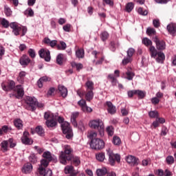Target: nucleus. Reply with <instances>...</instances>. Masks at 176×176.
Here are the masks:
<instances>
[{
    "label": "nucleus",
    "instance_id": "13d9d810",
    "mask_svg": "<svg viewBox=\"0 0 176 176\" xmlns=\"http://www.w3.org/2000/svg\"><path fill=\"white\" fill-rule=\"evenodd\" d=\"M7 142L10 145V148H14V146L16 145V142L12 138H10L8 140H7Z\"/></svg>",
    "mask_w": 176,
    "mask_h": 176
},
{
    "label": "nucleus",
    "instance_id": "423d86ee",
    "mask_svg": "<svg viewBox=\"0 0 176 176\" xmlns=\"http://www.w3.org/2000/svg\"><path fill=\"white\" fill-rule=\"evenodd\" d=\"M107 152L109 156V163L111 166H115V162L120 163V155L113 153V151L111 148L107 149Z\"/></svg>",
    "mask_w": 176,
    "mask_h": 176
},
{
    "label": "nucleus",
    "instance_id": "052dcab7",
    "mask_svg": "<svg viewBox=\"0 0 176 176\" xmlns=\"http://www.w3.org/2000/svg\"><path fill=\"white\" fill-rule=\"evenodd\" d=\"M119 46L118 43H116L113 41H111L110 43V49L112 52H115V50H116V47H118Z\"/></svg>",
    "mask_w": 176,
    "mask_h": 176
},
{
    "label": "nucleus",
    "instance_id": "0eeeda50",
    "mask_svg": "<svg viewBox=\"0 0 176 176\" xmlns=\"http://www.w3.org/2000/svg\"><path fill=\"white\" fill-rule=\"evenodd\" d=\"M89 145L91 148V149H103L104 146H105V143L104 142V140L96 138L91 140Z\"/></svg>",
    "mask_w": 176,
    "mask_h": 176
},
{
    "label": "nucleus",
    "instance_id": "9b49d317",
    "mask_svg": "<svg viewBox=\"0 0 176 176\" xmlns=\"http://www.w3.org/2000/svg\"><path fill=\"white\" fill-rule=\"evenodd\" d=\"M14 91L17 93V95L12 94L10 96V97L14 96L16 98H23V96H24V88H23L21 85H16L15 87Z\"/></svg>",
    "mask_w": 176,
    "mask_h": 176
},
{
    "label": "nucleus",
    "instance_id": "f704fd0d",
    "mask_svg": "<svg viewBox=\"0 0 176 176\" xmlns=\"http://www.w3.org/2000/svg\"><path fill=\"white\" fill-rule=\"evenodd\" d=\"M112 142L116 146H119V145L122 144V140H120V138H119V136H113Z\"/></svg>",
    "mask_w": 176,
    "mask_h": 176
},
{
    "label": "nucleus",
    "instance_id": "4c0bfd02",
    "mask_svg": "<svg viewBox=\"0 0 176 176\" xmlns=\"http://www.w3.org/2000/svg\"><path fill=\"white\" fill-rule=\"evenodd\" d=\"M106 131L109 135V137H112L115 133V129H113V126H109L106 128Z\"/></svg>",
    "mask_w": 176,
    "mask_h": 176
},
{
    "label": "nucleus",
    "instance_id": "f257e3e1",
    "mask_svg": "<svg viewBox=\"0 0 176 176\" xmlns=\"http://www.w3.org/2000/svg\"><path fill=\"white\" fill-rule=\"evenodd\" d=\"M64 151H61L60 156H59V160L61 163V164H67V160L69 162V160H72V152L74 150H72V148H71L69 145H65L64 146Z\"/></svg>",
    "mask_w": 176,
    "mask_h": 176
},
{
    "label": "nucleus",
    "instance_id": "774afa93",
    "mask_svg": "<svg viewBox=\"0 0 176 176\" xmlns=\"http://www.w3.org/2000/svg\"><path fill=\"white\" fill-rule=\"evenodd\" d=\"M131 138L133 141H138L140 140V135H138L137 133H133Z\"/></svg>",
    "mask_w": 176,
    "mask_h": 176
},
{
    "label": "nucleus",
    "instance_id": "338daca9",
    "mask_svg": "<svg viewBox=\"0 0 176 176\" xmlns=\"http://www.w3.org/2000/svg\"><path fill=\"white\" fill-rule=\"evenodd\" d=\"M151 101L153 105H157V104H159V102H160V100H159V98H157L156 97L152 98Z\"/></svg>",
    "mask_w": 176,
    "mask_h": 176
},
{
    "label": "nucleus",
    "instance_id": "c756f323",
    "mask_svg": "<svg viewBox=\"0 0 176 176\" xmlns=\"http://www.w3.org/2000/svg\"><path fill=\"white\" fill-rule=\"evenodd\" d=\"M9 131H12V126L3 125L1 129H0V135H3V133L6 134L9 133Z\"/></svg>",
    "mask_w": 176,
    "mask_h": 176
},
{
    "label": "nucleus",
    "instance_id": "ea45409f",
    "mask_svg": "<svg viewBox=\"0 0 176 176\" xmlns=\"http://www.w3.org/2000/svg\"><path fill=\"white\" fill-rule=\"evenodd\" d=\"M76 56L77 58H83V57H85V50H78L76 51Z\"/></svg>",
    "mask_w": 176,
    "mask_h": 176
},
{
    "label": "nucleus",
    "instance_id": "393cba45",
    "mask_svg": "<svg viewBox=\"0 0 176 176\" xmlns=\"http://www.w3.org/2000/svg\"><path fill=\"white\" fill-rule=\"evenodd\" d=\"M65 173L76 175V174H78V172H76L75 170H74V166H67L65 168Z\"/></svg>",
    "mask_w": 176,
    "mask_h": 176
},
{
    "label": "nucleus",
    "instance_id": "603ef678",
    "mask_svg": "<svg viewBox=\"0 0 176 176\" xmlns=\"http://www.w3.org/2000/svg\"><path fill=\"white\" fill-rule=\"evenodd\" d=\"M1 24L4 27V28H8L9 25H10V24H9V21L6 20L5 18L2 19Z\"/></svg>",
    "mask_w": 176,
    "mask_h": 176
},
{
    "label": "nucleus",
    "instance_id": "6ab92c4d",
    "mask_svg": "<svg viewBox=\"0 0 176 176\" xmlns=\"http://www.w3.org/2000/svg\"><path fill=\"white\" fill-rule=\"evenodd\" d=\"M164 60H166V55H164V53L158 52V54H157V58H155L157 63L163 64V63H164Z\"/></svg>",
    "mask_w": 176,
    "mask_h": 176
},
{
    "label": "nucleus",
    "instance_id": "58836bf2",
    "mask_svg": "<svg viewBox=\"0 0 176 176\" xmlns=\"http://www.w3.org/2000/svg\"><path fill=\"white\" fill-rule=\"evenodd\" d=\"M96 158L98 162H104V160L105 159V153H98L96 155Z\"/></svg>",
    "mask_w": 176,
    "mask_h": 176
},
{
    "label": "nucleus",
    "instance_id": "2f4dec72",
    "mask_svg": "<svg viewBox=\"0 0 176 176\" xmlns=\"http://www.w3.org/2000/svg\"><path fill=\"white\" fill-rule=\"evenodd\" d=\"M14 124L18 130H21V129H23V121L21 119L14 120Z\"/></svg>",
    "mask_w": 176,
    "mask_h": 176
},
{
    "label": "nucleus",
    "instance_id": "6e6d98bb",
    "mask_svg": "<svg viewBox=\"0 0 176 176\" xmlns=\"http://www.w3.org/2000/svg\"><path fill=\"white\" fill-rule=\"evenodd\" d=\"M72 163L74 166H79L80 164V159L78 157H73Z\"/></svg>",
    "mask_w": 176,
    "mask_h": 176
},
{
    "label": "nucleus",
    "instance_id": "0e129e2a",
    "mask_svg": "<svg viewBox=\"0 0 176 176\" xmlns=\"http://www.w3.org/2000/svg\"><path fill=\"white\" fill-rule=\"evenodd\" d=\"M146 33L148 34V35H153L156 34V30H155L154 28H148L146 30Z\"/></svg>",
    "mask_w": 176,
    "mask_h": 176
},
{
    "label": "nucleus",
    "instance_id": "cd10ccee",
    "mask_svg": "<svg viewBox=\"0 0 176 176\" xmlns=\"http://www.w3.org/2000/svg\"><path fill=\"white\" fill-rule=\"evenodd\" d=\"M44 43H46L47 45H50V46H51V47H54V46L57 45V41L56 40L52 41L49 38H45Z\"/></svg>",
    "mask_w": 176,
    "mask_h": 176
},
{
    "label": "nucleus",
    "instance_id": "b1692460",
    "mask_svg": "<svg viewBox=\"0 0 176 176\" xmlns=\"http://www.w3.org/2000/svg\"><path fill=\"white\" fill-rule=\"evenodd\" d=\"M79 116L78 112L72 113L71 116V122L74 127H78V122H76V118Z\"/></svg>",
    "mask_w": 176,
    "mask_h": 176
},
{
    "label": "nucleus",
    "instance_id": "3c124183",
    "mask_svg": "<svg viewBox=\"0 0 176 176\" xmlns=\"http://www.w3.org/2000/svg\"><path fill=\"white\" fill-rule=\"evenodd\" d=\"M4 12L6 16H7V17L12 16V10H10V8L6 6H5L4 7Z\"/></svg>",
    "mask_w": 176,
    "mask_h": 176
},
{
    "label": "nucleus",
    "instance_id": "c85d7f7f",
    "mask_svg": "<svg viewBox=\"0 0 176 176\" xmlns=\"http://www.w3.org/2000/svg\"><path fill=\"white\" fill-rule=\"evenodd\" d=\"M43 157L44 159H47L48 162H52V160H54V155H52V153L50 151H45L43 154Z\"/></svg>",
    "mask_w": 176,
    "mask_h": 176
},
{
    "label": "nucleus",
    "instance_id": "7c9ffc66",
    "mask_svg": "<svg viewBox=\"0 0 176 176\" xmlns=\"http://www.w3.org/2000/svg\"><path fill=\"white\" fill-rule=\"evenodd\" d=\"M8 143L7 142V140H3L1 144V150L2 151V152H8L9 151V146H8Z\"/></svg>",
    "mask_w": 176,
    "mask_h": 176
},
{
    "label": "nucleus",
    "instance_id": "37998d69",
    "mask_svg": "<svg viewBox=\"0 0 176 176\" xmlns=\"http://www.w3.org/2000/svg\"><path fill=\"white\" fill-rule=\"evenodd\" d=\"M126 79L128 80H133V78H134V76H135V74H134V72H131V71H127L126 72Z\"/></svg>",
    "mask_w": 176,
    "mask_h": 176
},
{
    "label": "nucleus",
    "instance_id": "de8ad7c7",
    "mask_svg": "<svg viewBox=\"0 0 176 176\" xmlns=\"http://www.w3.org/2000/svg\"><path fill=\"white\" fill-rule=\"evenodd\" d=\"M49 160H41V165L39 166V167H43V168H46V167H47V166H49Z\"/></svg>",
    "mask_w": 176,
    "mask_h": 176
},
{
    "label": "nucleus",
    "instance_id": "69168bd1",
    "mask_svg": "<svg viewBox=\"0 0 176 176\" xmlns=\"http://www.w3.org/2000/svg\"><path fill=\"white\" fill-rule=\"evenodd\" d=\"M150 118H157L159 113L157 111H151L148 113Z\"/></svg>",
    "mask_w": 176,
    "mask_h": 176
},
{
    "label": "nucleus",
    "instance_id": "f8f14e48",
    "mask_svg": "<svg viewBox=\"0 0 176 176\" xmlns=\"http://www.w3.org/2000/svg\"><path fill=\"white\" fill-rule=\"evenodd\" d=\"M126 160L131 166H138L140 164V160L133 155H128Z\"/></svg>",
    "mask_w": 176,
    "mask_h": 176
},
{
    "label": "nucleus",
    "instance_id": "bf43d9fd",
    "mask_svg": "<svg viewBox=\"0 0 176 176\" xmlns=\"http://www.w3.org/2000/svg\"><path fill=\"white\" fill-rule=\"evenodd\" d=\"M134 53H135V50H134V48H129L127 50V56L129 58H131V57H133V54H134Z\"/></svg>",
    "mask_w": 176,
    "mask_h": 176
},
{
    "label": "nucleus",
    "instance_id": "bb28decb",
    "mask_svg": "<svg viewBox=\"0 0 176 176\" xmlns=\"http://www.w3.org/2000/svg\"><path fill=\"white\" fill-rule=\"evenodd\" d=\"M25 75H27V73L24 71L19 72V76L16 78L17 82H19V83H24Z\"/></svg>",
    "mask_w": 176,
    "mask_h": 176
},
{
    "label": "nucleus",
    "instance_id": "ddd939ff",
    "mask_svg": "<svg viewBox=\"0 0 176 176\" xmlns=\"http://www.w3.org/2000/svg\"><path fill=\"white\" fill-rule=\"evenodd\" d=\"M38 171L40 176H52L53 174L52 170L48 168L46 169L42 166L38 168Z\"/></svg>",
    "mask_w": 176,
    "mask_h": 176
},
{
    "label": "nucleus",
    "instance_id": "f03ea898",
    "mask_svg": "<svg viewBox=\"0 0 176 176\" xmlns=\"http://www.w3.org/2000/svg\"><path fill=\"white\" fill-rule=\"evenodd\" d=\"M89 126L91 129H94V130H98V133L100 137H104V122L100 119L91 120L89 122Z\"/></svg>",
    "mask_w": 176,
    "mask_h": 176
},
{
    "label": "nucleus",
    "instance_id": "4d7b16f0",
    "mask_svg": "<svg viewBox=\"0 0 176 176\" xmlns=\"http://www.w3.org/2000/svg\"><path fill=\"white\" fill-rule=\"evenodd\" d=\"M109 36V34H108L107 32H103L100 34V38L102 41H105L107 39H108Z\"/></svg>",
    "mask_w": 176,
    "mask_h": 176
},
{
    "label": "nucleus",
    "instance_id": "7ed1b4c3",
    "mask_svg": "<svg viewBox=\"0 0 176 176\" xmlns=\"http://www.w3.org/2000/svg\"><path fill=\"white\" fill-rule=\"evenodd\" d=\"M56 120H58V123H61V129L63 134H65V138L67 140L72 138V129L69 126V123L68 122H64V118L61 117H58Z\"/></svg>",
    "mask_w": 176,
    "mask_h": 176
},
{
    "label": "nucleus",
    "instance_id": "dca6fc26",
    "mask_svg": "<svg viewBox=\"0 0 176 176\" xmlns=\"http://www.w3.org/2000/svg\"><path fill=\"white\" fill-rule=\"evenodd\" d=\"M166 30L168 32L173 36H175L176 35V23H169L167 27Z\"/></svg>",
    "mask_w": 176,
    "mask_h": 176
},
{
    "label": "nucleus",
    "instance_id": "e433bc0d",
    "mask_svg": "<svg viewBox=\"0 0 176 176\" xmlns=\"http://www.w3.org/2000/svg\"><path fill=\"white\" fill-rule=\"evenodd\" d=\"M64 61V54H59L56 57V63L58 65H63Z\"/></svg>",
    "mask_w": 176,
    "mask_h": 176
},
{
    "label": "nucleus",
    "instance_id": "79ce46f5",
    "mask_svg": "<svg viewBox=\"0 0 176 176\" xmlns=\"http://www.w3.org/2000/svg\"><path fill=\"white\" fill-rule=\"evenodd\" d=\"M133 9H134V3H133V2H129L126 4V12H127L128 13H130V12H131V10H133Z\"/></svg>",
    "mask_w": 176,
    "mask_h": 176
},
{
    "label": "nucleus",
    "instance_id": "a211bd4d",
    "mask_svg": "<svg viewBox=\"0 0 176 176\" xmlns=\"http://www.w3.org/2000/svg\"><path fill=\"white\" fill-rule=\"evenodd\" d=\"M15 86L16 82L13 80H10L8 86L2 85L1 87L4 91H10V90H13V89H14Z\"/></svg>",
    "mask_w": 176,
    "mask_h": 176
},
{
    "label": "nucleus",
    "instance_id": "412c9836",
    "mask_svg": "<svg viewBox=\"0 0 176 176\" xmlns=\"http://www.w3.org/2000/svg\"><path fill=\"white\" fill-rule=\"evenodd\" d=\"M107 111L109 113H111V115H113L114 113H116V107L113 106L112 102H107Z\"/></svg>",
    "mask_w": 176,
    "mask_h": 176
},
{
    "label": "nucleus",
    "instance_id": "8fccbe9b",
    "mask_svg": "<svg viewBox=\"0 0 176 176\" xmlns=\"http://www.w3.org/2000/svg\"><path fill=\"white\" fill-rule=\"evenodd\" d=\"M166 162L168 165L174 164V157L172 155H168L166 158Z\"/></svg>",
    "mask_w": 176,
    "mask_h": 176
},
{
    "label": "nucleus",
    "instance_id": "20e7f679",
    "mask_svg": "<svg viewBox=\"0 0 176 176\" xmlns=\"http://www.w3.org/2000/svg\"><path fill=\"white\" fill-rule=\"evenodd\" d=\"M44 119L46 120L47 127H56L57 126V116L50 111L44 113Z\"/></svg>",
    "mask_w": 176,
    "mask_h": 176
},
{
    "label": "nucleus",
    "instance_id": "72a5a7b5",
    "mask_svg": "<svg viewBox=\"0 0 176 176\" xmlns=\"http://www.w3.org/2000/svg\"><path fill=\"white\" fill-rule=\"evenodd\" d=\"M94 98V92L93 91H87L85 94V99L87 101L90 102Z\"/></svg>",
    "mask_w": 176,
    "mask_h": 176
},
{
    "label": "nucleus",
    "instance_id": "680f3d73",
    "mask_svg": "<svg viewBox=\"0 0 176 176\" xmlns=\"http://www.w3.org/2000/svg\"><path fill=\"white\" fill-rule=\"evenodd\" d=\"M89 138L91 140V141H92V140H97L96 137H97V133L94 131L91 132L89 135H88Z\"/></svg>",
    "mask_w": 176,
    "mask_h": 176
},
{
    "label": "nucleus",
    "instance_id": "49530a36",
    "mask_svg": "<svg viewBox=\"0 0 176 176\" xmlns=\"http://www.w3.org/2000/svg\"><path fill=\"white\" fill-rule=\"evenodd\" d=\"M72 66L73 68H76L77 71H80V69L83 68V65H82V63H72Z\"/></svg>",
    "mask_w": 176,
    "mask_h": 176
},
{
    "label": "nucleus",
    "instance_id": "473e14b6",
    "mask_svg": "<svg viewBox=\"0 0 176 176\" xmlns=\"http://www.w3.org/2000/svg\"><path fill=\"white\" fill-rule=\"evenodd\" d=\"M85 87L87 88V91L94 90V82H93V81L87 80L85 83Z\"/></svg>",
    "mask_w": 176,
    "mask_h": 176
},
{
    "label": "nucleus",
    "instance_id": "1a4fd4ad",
    "mask_svg": "<svg viewBox=\"0 0 176 176\" xmlns=\"http://www.w3.org/2000/svg\"><path fill=\"white\" fill-rule=\"evenodd\" d=\"M38 54L41 58H44L45 61H47V63H49L52 58L49 50L41 49L38 51Z\"/></svg>",
    "mask_w": 176,
    "mask_h": 176
},
{
    "label": "nucleus",
    "instance_id": "a878e982",
    "mask_svg": "<svg viewBox=\"0 0 176 176\" xmlns=\"http://www.w3.org/2000/svg\"><path fill=\"white\" fill-rule=\"evenodd\" d=\"M149 52H150L151 57H152V58H156V57H157V54H159V52H157V50H156L155 46H151L149 47Z\"/></svg>",
    "mask_w": 176,
    "mask_h": 176
},
{
    "label": "nucleus",
    "instance_id": "aec40b11",
    "mask_svg": "<svg viewBox=\"0 0 176 176\" xmlns=\"http://www.w3.org/2000/svg\"><path fill=\"white\" fill-rule=\"evenodd\" d=\"M59 93L63 98H65L68 96V89L64 85H59L58 87Z\"/></svg>",
    "mask_w": 176,
    "mask_h": 176
},
{
    "label": "nucleus",
    "instance_id": "e2e57ef3",
    "mask_svg": "<svg viewBox=\"0 0 176 176\" xmlns=\"http://www.w3.org/2000/svg\"><path fill=\"white\" fill-rule=\"evenodd\" d=\"M25 14H28L30 17H33L34 16V10L32 8H28L25 11Z\"/></svg>",
    "mask_w": 176,
    "mask_h": 176
},
{
    "label": "nucleus",
    "instance_id": "a18cd8bd",
    "mask_svg": "<svg viewBox=\"0 0 176 176\" xmlns=\"http://www.w3.org/2000/svg\"><path fill=\"white\" fill-rule=\"evenodd\" d=\"M142 43L143 45H146L147 47L148 46H152V41L148 38H144L142 39Z\"/></svg>",
    "mask_w": 176,
    "mask_h": 176
},
{
    "label": "nucleus",
    "instance_id": "4468645a",
    "mask_svg": "<svg viewBox=\"0 0 176 176\" xmlns=\"http://www.w3.org/2000/svg\"><path fill=\"white\" fill-rule=\"evenodd\" d=\"M29 136H30V133H28L27 131H25L23 133V135L21 138V142L25 145H31V144H32V142H33L32 140L30 139V138H28Z\"/></svg>",
    "mask_w": 176,
    "mask_h": 176
},
{
    "label": "nucleus",
    "instance_id": "c03bdc74",
    "mask_svg": "<svg viewBox=\"0 0 176 176\" xmlns=\"http://www.w3.org/2000/svg\"><path fill=\"white\" fill-rule=\"evenodd\" d=\"M36 133L38 134V135H43L45 134V131L43 130V128L41 126H38L36 127L35 129Z\"/></svg>",
    "mask_w": 176,
    "mask_h": 176
},
{
    "label": "nucleus",
    "instance_id": "6e6552de",
    "mask_svg": "<svg viewBox=\"0 0 176 176\" xmlns=\"http://www.w3.org/2000/svg\"><path fill=\"white\" fill-rule=\"evenodd\" d=\"M78 104L79 107H80L82 112H87V113H90L93 112V109L87 106V104L86 103V100H85L84 99H81L80 100H79L78 102Z\"/></svg>",
    "mask_w": 176,
    "mask_h": 176
},
{
    "label": "nucleus",
    "instance_id": "09e8293b",
    "mask_svg": "<svg viewBox=\"0 0 176 176\" xmlns=\"http://www.w3.org/2000/svg\"><path fill=\"white\" fill-rule=\"evenodd\" d=\"M58 50H65L67 49V44L64 41H60V45H56Z\"/></svg>",
    "mask_w": 176,
    "mask_h": 176
},
{
    "label": "nucleus",
    "instance_id": "864d4df0",
    "mask_svg": "<svg viewBox=\"0 0 176 176\" xmlns=\"http://www.w3.org/2000/svg\"><path fill=\"white\" fill-rule=\"evenodd\" d=\"M138 13L141 16H146L148 14V10H144L142 8L138 9Z\"/></svg>",
    "mask_w": 176,
    "mask_h": 176
},
{
    "label": "nucleus",
    "instance_id": "c9c22d12",
    "mask_svg": "<svg viewBox=\"0 0 176 176\" xmlns=\"http://www.w3.org/2000/svg\"><path fill=\"white\" fill-rule=\"evenodd\" d=\"M107 173H108V170L106 169V168H102L96 170V174L98 176H104L105 174H107Z\"/></svg>",
    "mask_w": 176,
    "mask_h": 176
},
{
    "label": "nucleus",
    "instance_id": "2eb2a0df",
    "mask_svg": "<svg viewBox=\"0 0 176 176\" xmlns=\"http://www.w3.org/2000/svg\"><path fill=\"white\" fill-rule=\"evenodd\" d=\"M25 102L28 105L32 107V109L35 108L36 104H37V100L35 97L27 96L25 99Z\"/></svg>",
    "mask_w": 176,
    "mask_h": 176
},
{
    "label": "nucleus",
    "instance_id": "5fc2aeb1",
    "mask_svg": "<svg viewBox=\"0 0 176 176\" xmlns=\"http://www.w3.org/2000/svg\"><path fill=\"white\" fill-rule=\"evenodd\" d=\"M29 160L33 164H35V163L38 162V159L36 158V156L35 155V154L30 155V156L29 157Z\"/></svg>",
    "mask_w": 176,
    "mask_h": 176
},
{
    "label": "nucleus",
    "instance_id": "9d476101",
    "mask_svg": "<svg viewBox=\"0 0 176 176\" xmlns=\"http://www.w3.org/2000/svg\"><path fill=\"white\" fill-rule=\"evenodd\" d=\"M154 42L156 44V47L157 50H166V42L163 40H160L155 37L154 38Z\"/></svg>",
    "mask_w": 176,
    "mask_h": 176
},
{
    "label": "nucleus",
    "instance_id": "39448f33",
    "mask_svg": "<svg viewBox=\"0 0 176 176\" xmlns=\"http://www.w3.org/2000/svg\"><path fill=\"white\" fill-rule=\"evenodd\" d=\"M10 27L12 30V33L16 36L20 35V32H21V31H22V34H21V36H24V35H25V34H27V31H28L27 27H25V26L21 27V26L19 25V23H17V22L10 23Z\"/></svg>",
    "mask_w": 176,
    "mask_h": 176
},
{
    "label": "nucleus",
    "instance_id": "5701e85b",
    "mask_svg": "<svg viewBox=\"0 0 176 176\" xmlns=\"http://www.w3.org/2000/svg\"><path fill=\"white\" fill-rule=\"evenodd\" d=\"M22 171L25 174H30L32 171V164L31 163L25 164L22 168Z\"/></svg>",
    "mask_w": 176,
    "mask_h": 176
},
{
    "label": "nucleus",
    "instance_id": "4be33fe9",
    "mask_svg": "<svg viewBox=\"0 0 176 176\" xmlns=\"http://www.w3.org/2000/svg\"><path fill=\"white\" fill-rule=\"evenodd\" d=\"M51 78L47 76H43L41 77L38 81L37 85L38 87H43V83L45 82H50Z\"/></svg>",
    "mask_w": 176,
    "mask_h": 176
},
{
    "label": "nucleus",
    "instance_id": "f3484780",
    "mask_svg": "<svg viewBox=\"0 0 176 176\" xmlns=\"http://www.w3.org/2000/svg\"><path fill=\"white\" fill-rule=\"evenodd\" d=\"M19 63L23 67H27V65H28V64L31 63V59H30V57H28V56L24 54L21 57Z\"/></svg>",
    "mask_w": 176,
    "mask_h": 176
},
{
    "label": "nucleus",
    "instance_id": "a19ab883",
    "mask_svg": "<svg viewBox=\"0 0 176 176\" xmlns=\"http://www.w3.org/2000/svg\"><path fill=\"white\" fill-rule=\"evenodd\" d=\"M135 95L138 96V98L141 99L144 98L146 94L145 91L141 90H135Z\"/></svg>",
    "mask_w": 176,
    "mask_h": 176
}]
</instances>
